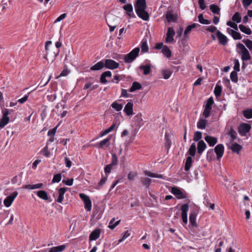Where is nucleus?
<instances>
[{"label": "nucleus", "instance_id": "f3484780", "mask_svg": "<svg viewBox=\"0 0 252 252\" xmlns=\"http://www.w3.org/2000/svg\"><path fill=\"white\" fill-rule=\"evenodd\" d=\"M217 36L219 40L220 43L221 44L224 45L227 43L228 41L227 37L223 34L220 31H217Z\"/></svg>", "mask_w": 252, "mask_h": 252}, {"label": "nucleus", "instance_id": "c85d7f7f", "mask_svg": "<svg viewBox=\"0 0 252 252\" xmlns=\"http://www.w3.org/2000/svg\"><path fill=\"white\" fill-rule=\"evenodd\" d=\"M239 28L242 32L248 35H250L252 33L251 30L243 25H239Z\"/></svg>", "mask_w": 252, "mask_h": 252}, {"label": "nucleus", "instance_id": "c9c22d12", "mask_svg": "<svg viewBox=\"0 0 252 252\" xmlns=\"http://www.w3.org/2000/svg\"><path fill=\"white\" fill-rule=\"evenodd\" d=\"M141 88V85L138 82H134L129 91L130 92H133L136 90H140Z\"/></svg>", "mask_w": 252, "mask_h": 252}, {"label": "nucleus", "instance_id": "f704fd0d", "mask_svg": "<svg viewBox=\"0 0 252 252\" xmlns=\"http://www.w3.org/2000/svg\"><path fill=\"white\" fill-rule=\"evenodd\" d=\"M200 27V25L198 24L193 23L191 25H189L184 32V34L187 35L193 29H194L196 27Z\"/></svg>", "mask_w": 252, "mask_h": 252}, {"label": "nucleus", "instance_id": "0eeeda50", "mask_svg": "<svg viewBox=\"0 0 252 252\" xmlns=\"http://www.w3.org/2000/svg\"><path fill=\"white\" fill-rule=\"evenodd\" d=\"M104 67L109 69H115L118 68L119 63L111 59L103 60Z\"/></svg>", "mask_w": 252, "mask_h": 252}, {"label": "nucleus", "instance_id": "2f4dec72", "mask_svg": "<svg viewBox=\"0 0 252 252\" xmlns=\"http://www.w3.org/2000/svg\"><path fill=\"white\" fill-rule=\"evenodd\" d=\"M121 220H118L115 221V219L113 218L109 222L108 227L110 229H114L120 223Z\"/></svg>", "mask_w": 252, "mask_h": 252}, {"label": "nucleus", "instance_id": "13d9d810", "mask_svg": "<svg viewBox=\"0 0 252 252\" xmlns=\"http://www.w3.org/2000/svg\"><path fill=\"white\" fill-rule=\"evenodd\" d=\"M130 235V232L128 230L126 231L123 234V237L121 239H120L119 241V243H121L123 242L124 240H125L126 238H127L128 237H129Z\"/></svg>", "mask_w": 252, "mask_h": 252}, {"label": "nucleus", "instance_id": "6ab92c4d", "mask_svg": "<svg viewBox=\"0 0 252 252\" xmlns=\"http://www.w3.org/2000/svg\"><path fill=\"white\" fill-rule=\"evenodd\" d=\"M204 139L210 146H214L218 142L217 138L209 135H207Z\"/></svg>", "mask_w": 252, "mask_h": 252}, {"label": "nucleus", "instance_id": "4d7b16f0", "mask_svg": "<svg viewBox=\"0 0 252 252\" xmlns=\"http://www.w3.org/2000/svg\"><path fill=\"white\" fill-rule=\"evenodd\" d=\"M212 109L205 107L203 112V116L207 118L210 116V112Z\"/></svg>", "mask_w": 252, "mask_h": 252}, {"label": "nucleus", "instance_id": "6e6d98bb", "mask_svg": "<svg viewBox=\"0 0 252 252\" xmlns=\"http://www.w3.org/2000/svg\"><path fill=\"white\" fill-rule=\"evenodd\" d=\"M41 153L47 158L50 157V153L48 151V145L46 146L41 150Z\"/></svg>", "mask_w": 252, "mask_h": 252}, {"label": "nucleus", "instance_id": "a878e982", "mask_svg": "<svg viewBox=\"0 0 252 252\" xmlns=\"http://www.w3.org/2000/svg\"><path fill=\"white\" fill-rule=\"evenodd\" d=\"M65 245L54 247L51 248L48 252H62L65 250Z\"/></svg>", "mask_w": 252, "mask_h": 252}, {"label": "nucleus", "instance_id": "412c9836", "mask_svg": "<svg viewBox=\"0 0 252 252\" xmlns=\"http://www.w3.org/2000/svg\"><path fill=\"white\" fill-rule=\"evenodd\" d=\"M66 190L67 189L65 188H61L58 190L59 196L57 200L58 202L62 203L64 198L63 196Z\"/></svg>", "mask_w": 252, "mask_h": 252}, {"label": "nucleus", "instance_id": "6e6552de", "mask_svg": "<svg viewBox=\"0 0 252 252\" xmlns=\"http://www.w3.org/2000/svg\"><path fill=\"white\" fill-rule=\"evenodd\" d=\"M251 129L250 125L247 123H242L238 127V131L241 136H245Z\"/></svg>", "mask_w": 252, "mask_h": 252}, {"label": "nucleus", "instance_id": "5fc2aeb1", "mask_svg": "<svg viewBox=\"0 0 252 252\" xmlns=\"http://www.w3.org/2000/svg\"><path fill=\"white\" fill-rule=\"evenodd\" d=\"M202 138V132L199 131H196L194 134L193 141H198Z\"/></svg>", "mask_w": 252, "mask_h": 252}, {"label": "nucleus", "instance_id": "f03ea898", "mask_svg": "<svg viewBox=\"0 0 252 252\" xmlns=\"http://www.w3.org/2000/svg\"><path fill=\"white\" fill-rule=\"evenodd\" d=\"M139 52L140 48L136 47L129 53L123 55V60L126 63H131L138 57Z\"/></svg>", "mask_w": 252, "mask_h": 252}, {"label": "nucleus", "instance_id": "37998d69", "mask_svg": "<svg viewBox=\"0 0 252 252\" xmlns=\"http://www.w3.org/2000/svg\"><path fill=\"white\" fill-rule=\"evenodd\" d=\"M198 18V21L201 24L208 25L211 23L210 21H209L208 20L205 19L204 18L203 15L202 14H200L199 15Z\"/></svg>", "mask_w": 252, "mask_h": 252}, {"label": "nucleus", "instance_id": "4be33fe9", "mask_svg": "<svg viewBox=\"0 0 252 252\" xmlns=\"http://www.w3.org/2000/svg\"><path fill=\"white\" fill-rule=\"evenodd\" d=\"M206 148V144L203 140L199 141L197 144V152L201 155L205 149Z\"/></svg>", "mask_w": 252, "mask_h": 252}, {"label": "nucleus", "instance_id": "423d86ee", "mask_svg": "<svg viewBox=\"0 0 252 252\" xmlns=\"http://www.w3.org/2000/svg\"><path fill=\"white\" fill-rule=\"evenodd\" d=\"M2 118L0 120V127H4L9 122V118L8 115L9 114V110L7 109H4L2 110Z\"/></svg>", "mask_w": 252, "mask_h": 252}, {"label": "nucleus", "instance_id": "c756f323", "mask_svg": "<svg viewBox=\"0 0 252 252\" xmlns=\"http://www.w3.org/2000/svg\"><path fill=\"white\" fill-rule=\"evenodd\" d=\"M144 174L145 175L148 176L150 177L163 179V176L162 175L152 173L147 170H146L144 171Z\"/></svg>", "mask_w": 252, "mask_h": 252}, {"label": "nucleus", "instance_id": "a211bd4d", "mask_svg": "<svg viewBox=\"0 0 252 252\" xmlns=\"http://www.w3.org/2000/svg\"><path fill=\"white\" fill-rule=\"evenodd\" d=\"M166 19L168 23L175 22L177 20V16L171 11H167L166 14Z\"/></svg>", "mask_w": 252, "mask_h": 252}, {"label": "nucleus", "instance_id": "5701e85b", "mask_svg": "<svg viewBox=\"0 0 252 252\" xmlns=\"http://www.w3.org/2000/svg\"><path fill=\"white\" fill-rule=\"evenodd\" d=\"M103 67H104V64L103 60L92 66L90 69L93 71L99 70L103 68Z\"/></svg>", "mask_w": 252, "mask_h": 252}, {"label": "nucleus", "instance_id": "bb28decb", "mask_svg": "<svg viewBox=\"0 0 252 252\" xmlns=\"http://www.w3.org/2000/svg\"><path fill=\"white\" fill-rule=\"evenodd\" d=\"M37 195L41 199L44 200H48L49 197L47 192L44 190H39L36 193Z\"/></svg>", "mask_w": 252, "mask_h": 252}, {"label": "nucleus", "instance_id": "473e14b6", "mask_svg": "<svg viewBox=\"0 0 252 252\" xmlns=\"http://www.w3.org/2000/svg\"><path fill=\"white\" fill-rule=\"evenodd\" d=\"M162 53L167 58H169L171 56V51L166 45L164 46L161 50Z\"/></svg>", "mask_w": 252, "mask_h": 252}, {"label": "nucleus", "instance_id": "4c0bfd02", "mask_svg": "<svg viewBox=\"0 0 252 252\" xmlns=\"http://www.w3.org/2000/svg\"><path fill=\"white\" fill-rule=\"evenodd\" d=\"M230 149L233 152L239 153V151L242 149V147L240 145L235 143L232 144Z\"/></svg>", "mask_w": 252, "mask_h": 252}, {"label": "nucleus", "instance_id": "603ef678", "mask_svg": "<svg viewBox=\"0 0 252 252\" xmlns=\"http://www.w3.org/2000/svg\"><path fill=\"white\" fill-rule=\"evenodd\" d=\"M230 79L231 81L234 83H237L238 82V76L237 73L236 71H233L230 73Z\"/></svg>", "mask_w": 252, "mask_h": 252}, {"label": "nucleus", "instance_id": "393cba45", "mask_svg": "<svg viewBox=\"0 0 252 252\" xmlns=\"http://www.w3.org/2000/svg\"><path fill=\"white\" fill-rule=\"evenodd\" d=\"M123 8L126 12L127 15L129 17L132 16L131 13L133 12V7L131 4L128 3L125 5L123 6ZM132 16L135 17V15L133 13H132Z\"/></svg>", "mask_w": 252, "mask_h": 252}, {"label": "nucleus", "instance_id": "9b49d317", "mask_svg": "<svg viewBox=\"0 0 252 252\" xmlns=\"http://www.w3.org/2000/svg\"><path fill=\"white\" fill-rule=\"evenodd\" d=\"M18 193L17 191H14L12 193H11L10 195L6 197V198L3 201V203L4 205L6 207H10L12 202H13L15 198L18 195Z\"/></svg>", "mask_w": 252, "mask_h": 252}, {"label": "nucleus", "instance_id": "9d476101", "mask_svg": "<svg viewBox=\"0 0 252 252\" xmlns=\"http://www.w3.org/2000/svg\"><path fill=\"white\" fill-rule=\"evenodd\" d=\"M189 205L188 204H185L181 206L182 211L181 216L183 223L187 224L188 223V215L187 213L189 211Z\"/></svg>", "mask_w": 252, "mask_h": 252}, {"label": "nucleus", "instance_id": "4468645a", "mask_svg": "<svg viewBox=\"0 0 252 252\" xmlns=\"http://www.w3.org/2000/svg\"><path fill=\"white\" fill-rule=\"evenodd\" d=\"M224 146L221 144H219L215 147L214 151L217 155L218 159H220V158H221L224 153Z\"/></svg>", "mask_w": 252, "mask_h": 252}, {"label": "nucleus", "instance_id": "8fccbe9b", "mask_svg": "<svg viewBox=\"0 0 252 252\" xmlns=\"http://www.w3.org/2000/svg\"><path fill=\"white\" fill-rule=\"evenodd\" d=\"M233 21L237 23H239L241 21V17L238 12H236L232 17Z\"/></svg>", "mask_w": 252, "mask_h": 252}, {"label": "nucleus", "instance_id": "de8ad7c7", "mask_svg": "<svg viewBox=\"0 0 252 252\" xmlns=\"http://www.w3.org/2000/svg\"><path fill=\"white\" fill-rule=\"evenodd\" d=\"M210 8L213 13L217 14H220V8L218 5L215 4H211L210 6Z\"/></svg>", "mask_w": 252, "mask_h": 252}, {"label": "nucleus", "instance_id": "3c124183", "mask_svg": "<svg viewBox=\"0 0 252 252\" xmlns=\"http://www.w3.org/2000/svg\"><path fill=\"white\" fill-rule=\"evenodd\" d=\"M151 180L148 178H141V182L143 184V185L146 186V187H149L151 183Z\"/></svg>", "mask_w": 252, "mask_h": 252}, {"label": "nucleus", "instance_id": "aec40b11", "mask_svg": "<svg viewBox=\"0 0 252 252\" xmlns=\"http://www.w3.org/2000/svg\"><path fill=\"white\" fill-rule=\"evenodd\" d=\"M112 73L110 71H106L102 73L101 75L100 82L103 84H105L107 82L106 77H111Z\"/></svg>", "mask_w": 252, "mask_h": 252}, {"label": "nucleus", "instance_id": "39448f33", "mask_svg": "<svg viewBox=\"0 0 252 252\" xmlns=\"http://www.w3.org/2000/svg\"><path fill=\"white\" fill-rule=\"evenodd\" d=\"M105 19L107 25H117L119 22V18L114 14L109 13L106 17Z\"/></svg>", "mask_w": 252, "mask_h": 252}, {"label": "nucleus", "instance_id": "c03bdc74", "mask_svg": "<svg viewBox=\"0 0 252 252\" xmlns=\"http://www.w3.org/2000/svg\"><path fill=\"white\" fill-rule=\"evenodd\" d=\"M111 107L115 109L117 111H121L123 108V105L121 104L117 103L116 101L113 102L111 105Z\"/></svg>", "mask_w": 252, "mask_h": 252}, {"label": "nucleus", "instance_id": "a19ab883", "mask_svg": "<svg viewBox=\"0 0 252 252\" xmlns=\"http://www.w3.org/2000/svg\"><path fill=\"white\" fill-rule=\"evenodd\" d=\"M161 72L163 78L165 79L169 78L172 74L171 71H170L169 69H163L162 70Z\"/></svg>", "mask_w": 252, "mask_h": 252}, {"label": "nucleus", "instance_id": "e433bc0d", "mask_svg": "<svg viewBox=\"0 0 252 252\" xmlns=\"http://www.w3.org/2000/svg\"><path fill=\"white\" fill-rule=\"evenodd\" d=\"M141 51L142 52L145 53L148 52L149 47L147 43V40L143 39L141 41Z\"/></svg>", "mask_w": 252, "mask_h": 252}, {"label": "nucleus", "instance_id": "b1692460", "mask_svg": "<svg viewBox=\"0 0 252 252\" xmlns=\"http://www.w3.org/2000/svg\"><path fill=\"white\" fill-rule=\"evenodd\" d=\"M111 137L109 136L107 138L103 140L99 143L98 148L103 149L104 147H108L110 145V141Z\"/></svg>", "mask_w": 252, "mask_h": 252}, {"label": "nucleus", "instance_id": "72a5a7b5", "mask_svg": "<svg viewBox=\"0 0 252 252\" xmlns=\"http://www.w3.org/2000/svg\"><path fill=\"white\" fill-rule=\"evenodd\" d=\"M192 163V159L191 157H188L186 161L185 165V170L188 171L189 170Z\"/></svg>", "mask_w": 252, "mask_h": 252}, {"label": "nucleus", "instance_id": "ddd939ff", "mask_svg": "<svg viewBox=\"0 0 252 252\" xmlns=\"http://www.w3.org/2000/svg\"><path fill=\"white\" fill-rule=\"evenodd\" d=\"M62 44L61 42H60V41L56 42V44H55V45H56V47L57 48L56 49V51H54L53 52H47L46 55V56L49 55L53 60H55V59L58 56L59 52H60V50L58 49V48H60L62 46Z\"/></svg>", "mask_w": 252, "mask_h": 252}, {"label": "nucleus", "instance_id": "09e8293b", "mask_svg": "<svg viewBox=\"0 0 252 252\" xmlns=\"http://www.w3.org/2000/svg\"><path fill=\"white\" fill-rule=\"evenodd\" d=\"M118 157L115 153L112 154L111 163H110L114 166H116L118 164Z\"/></svg>", "mask_w": 252, "mask_h": 252}, {"label": "nucleus", "instance_id": "f8f14e48", "mask_svg": "<svg viewBox=\"0 0 252 252\" xmlns=\"http://www.w3.org/2000/svg\"><path fill=\"white\" fill-rule=\"evenodd\" d=\"M175 32L172 27H169L168 28L167 32L166 35L165 42L166 43H172L174 41V36L175 35Z\"/></svg>", "mask_w": 252, "mask_h": 252}, {"label": "nucleus", "instance_id": "e2e57ef3", "mask_svg": "<svg viewBox=\"0 0 252 252\" xmlns=\"http://www.w3.org/2000/svg\"><path fill=\"white\" fill-rule=\"evenodd\" d=\"M114 166L109 164L107 165L104 168V172L106 174H108L110 173L111 171V170L113 168Z\"/></svg>", "mask_w": 252, "mask_h": 252}, {"label": "nucleus", "instance_id": "20e7f679", "mask_svg": "<svg viewBox=\"0 0 252 252\" xmlns=\"http://www.w3.org/2000/svg\"><path fill=\"white\" fill-rule=\"evenodd\" d=\"M79 196L84 202L85 209L87 211H90L92 209V201L89 196L84 193H80Z\"/></svg>", "mask_w": 252, "mask_h": 252}, {"label": "nucleus", "instance_id": "69168bd1", "mask_svg": "<svg viewBox=\"0 0 252 252\" xmlns=\"http://www.w3.org/2000/svg\"><path fill=\"white\" fill-rule=\"evenodd\" d=\"M243 42L250 50L252 49V41L251 40L247 39L246 40H243Z\"/></svg>", "mask_w": 252, "mask_h": 252}, {"label": "nucleus", "instance_id": "bf43d9fd", "mask_svg": "<svg viewBox=\"0 0 252 252\" xmlns=\"http://www.w3.org/2000/svg\"><path fill=\"white\" fill-rule=\"evenodd\" d=\"M252 3V0H243L242 4L244 7L247 9L249 6Z\"/></svg>", "mask_w": 252, "mask_h": 252}, {"label": "nucleus", "instance_id": "2eb2a0df", "mask_svg": "<svg viewBox=\"0 0 252 252\" xmlns=\"http://www.w3.org/2000/svg\"><path fill=\"white\" fill-rule=\"evenodd\" d=\"M124 111L127 116L132 115L133 112V103L128 102L125 106Z\"/></svg>", "mask_w": 252, "mask_h": 252}, {"label": "nucleus", "instance_id": "680f3d73", "mask_svg": "<svg viewBox=\"0 0 252 252\" xmlns=\"http://www.w3.org/2000/svg\"><path fill=\"white\" fill-rule=\"evenodd\" d=\"M231 36L235 40H240L242 38L241 34L237 31H235Z\"/></svg>", "mask_w": 252, "mask_h": 252}, {"label": "nucleus", "instance_id": "cd10ccee", "mask_svg": "<svg viewBox=\"0 0 252 252\" xmlns=\"http://www.w3.org/2000/svg\"><path fill=\"white\" fill-rule=\"evenodd\" d=\"M207 123V120L203 119H200L197 123V127L198 128L203 129L206 127Z\"/></svg>", "mask_w": 252, "mask_h": 252}, {"label": "nucleus", "instance_id": "49530a36", "mask_svg": "<svg viewBox=\"0 0 252 252\" xmlns=\"http://www.w3.org/2000/svg\"><path fill=\"white\" fill-rule=\"evenodd\" d=\"M244 116L247 119L252 118V109H248L243 111Z\"/></svg>", "mask_w": 252, "mask_h": 252}, {"label": "nucleus", "instance_id": "ea45409f", "mask_svg": "<svg viewBox=\"0 0 252 252\" xmlns=\"http://www.w3.org/2000/svg\"><path fill=\"white\" fill-rule=\"evenodd\" d=\"M228 134L231 137V141H233L236 139L237 133L231 127L228 132Z\"/></svg>", "mask_w": 252, "mask_h": 252}, {"label": "nucleus", "instance_id": "dca6fc26", "mask_svg": "<svg viewBox=\"0 0 252 252\" xmlns=\"http://www.w3.org/2000/svg\"><path fill=\"white\" fill-rule=\"evenodd\" d=\"M100 234V229L99 228H96L93 230L89 236V240L90 241H94L97 239Z\"/></svg>", "mask_w": 252, "mask_h": 252}, {"label": "nucleus", "instance_id": "052dcab7", "mask_svg": "<svg viewBox=\"0 0 252 252\" xmlns=\"http://www.w3.org/2000/svg\"><path fill=\"white\" fill-rule=\"evenodd\" d=\"M214 103V99L212 97H210L207 99L205 107L212 109V106Z\"/></svg>", "mask_w": 252, "mask_h": 252}, {"label": "nucleus", "instance_id": "7ed1b4c3", "mask_svg": "<svg viewBox=\"0 0 252 252\" xmlns=\"http://www.w3.org/2000/svg\"><path fill=\"white\" fill-rule=\"evenodd\" d=\"M237 46L241 50L242 60L243 61H247L250 60L251 58L250 54L245 46L241 43H238Z\"/></svg>", "mask_w": 252, "mask_h": 252}, {"label": "nucleus", "instance_id": "864d4df0", "mask_svg": "<svg viewBox=\"0 0 252 252\" xmlns=\"http://www.w3.org/2000/svg\"><path fill=\"white\" fill-rule=\"evenodd\" d=\"M62 179L61 174L58 173L54 175L52 181V183H59Z\"/></svg>", "mask_w": 252, "mask_h": 252}, {"label": "nucleus", "instance_id": "1a4fd4ad", "mask_svg": "<svg viewBox=\"0 0 252 252\" xmlns=\"http://www.w3.org/2000/svg\"><path fill=\"white\" fill-rule=\"evenodd\" d=\"M171 192L176 196L178 199H183L186 197L187 194L185 191H183L177 187H173L171 189Z\"/></svg>", "mask_w": 252, "mask_h": 252}, {"label": "nucleus", "instance_id": "79ce46f5", "mask_svg": "<svg viewBox=\"0 0 252 252\" xmlns=\"http://www.w3.org/2000/svg\"><path fill=\"white\" fill-rule=\"evenodd\" d=\"M196 150V148L195 144L194 143H192L189 150V155L192 157L194 156Z\"/></svg>", "mask_w": 252, "mask_h": 252}, {"label": "nucleus", "instance_id": "a18cd8bd", "mask_svg": "<svg viewBox=\"0 0 252 252\" xmlns=\"http://www.w3.org/2000/svg\"><path fill=\"white\" fill-rule=\"evenodd\" d=\"M196 215L195 213H191L189 214V221L192 225H195Z\"/></svg>", "mask_w": 252, "mask_h": 252}, {"label": "nucleus", "instance_id": "58836bf2", "mask_svg": "<svg viewBox=\"0 0 252 252\" xmlns=\"http://www.w3.org/2000/svg\"><path fill=\"white\" fill-rule=\"evenodd\" d=\"M222 88L220 86L217 84L215 88L214 93L216 97H219L221 95Z\"/></svg>", "mask_w": 252, "mask_h": 252}, {"label": "nucleus", "instance_id": "774afa93", "mask_svg": "<svg viewBox=\"0 0 252 252\" xmlns=\"http://www.w3.org/2000/svg\"><path fill=\"white\" fill-rule=\"evenodd\" d=\"M112 58L117 60L123 59V55H121L117 53H114L112 55Z\"/></svg>", "mask_w": 252, "mask_h": 252}, {"label": "nucleus", "instance_id": "0e129e2a", "mask_svg": "<svg viewBox=\"0 0 252 252\" xmlns=\"http://www.w3.org/2000/svg\"><path fill=\"white\" fill-rule=\"evenodd\" d=\"M234 69L235 71H240V63L238 59H235L234 61Z\"/></svg>", "mask_w": 252, "mask_h": 252}, {"label": "nucleus", "instance_id": "338daca9", "mask_svg": "<svg viewBox=\"0 0 252 252\" xmlns=\"http://www.w3.org/2000/svg\"><path fill=\"white\" fill-rule=\"evenodd\" d=\"M227 25L230 26V27L233 28L235 31H238V27L237 24L233 23L231 21H228L226 23Z\"/></svg>", "mask_w": 252, "mask_h": 252}, {"label": "nucleus", "instance_id": "f257e3e1", "mask_svg": "<svg viewBox=\"0 0 252 252\" xmlns=\"http://www.w3.org/2000/svg\"><path fill=\"white\" fill-rule=\"evenodd\" d=\"M135 12L137 16L144 21H148L149 15L146 11L147 5L146 0H136L134 4Z\"/></svg>", "mask_w": 252, "mask_h": 252}, {"label": "nucleus", "instance_id": "7c9ffc66", "mask_svg": "<svg viewBox=\"0 0 252 252\" xmlns=\"http://www.w3.org/2000/svg\"><path fill=\"white\" fill-rule=\"evenodd\" d=\"M140 69L143 71V74L144 75H148L151 71V66L150 65H141L139 66Z\"/></svg>", "mask_w": 252, "mask_h": 252}]
</instances>
